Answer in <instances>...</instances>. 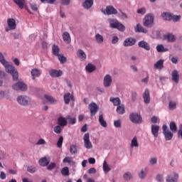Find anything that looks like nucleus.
I'll return each instance as SVG.
<instances>
[{
  "mask_svg": "<svg viewBox=\"0 0 182 182\" xmlns=\"http://www.w3.org/2000/svg\"><path fill=\"white\" fill-rule=\"evenodd\" d=\"M0 62L4 66L6 72H7V73H10V75L13 76V80H18L19 77L18 70L5 60V57H4V54H2V53H0Z\"/></svg>",
  "mask_w": 182,
  "mask_h": 182,
  "instance_id": "obj_1",
  "label": "nucleus"
},
{
  "mask_svg": "<svg viewBox=\"0 0 182 182\" xmlns=\"http://www.w3.org/2000/svg\"><path fill=\"white\" fill-rule=\"evenodd\" d=\"M107 21L109 23V27L112 28V29H118L120 32H123L126 30L124 25L119 22L116 18H108Z\"/></svg>",
  "mask_w": 182,
  "mask_h": 182,
  "instance_id": "obj_2",
  "label": "nucleus"
},
{
  "mask_svg": "<svg viewBox=\"0 0 182 182\" xmlns=\"http://www.w3.org/2000/svg\"><path fill=\"white\" fill-rule=\"evenodd\" d=\"M154 23V15L148 14L144 18V26L146 28H151Z\"/></svg>",
  "mask_w": 182,
  "mask_h": 182,
  "instance_id": "obj_3",
  "label": "nucleus"
},
{
  "mask_svg": "<svg viewBox=\"0 0 182 182\" xmlns=\"http://www.w3.org/2000/svg\"><path fill=\"white\" fill-rule=\"evenodd\" d=\"M17 102L21 106H28L31 103V98L26 95H20L17 97Z\"/></svg>",
  "mask_w": 182,
  "mask_h": 182,
  "instance_id": "obj_4",
  "label": "nucleus"
},
{
  "mask_svg": "<svg viewBox=\"0 0 182 182\" xmlns=\"http://www.w3.org/2000/svg\"><path fill=\"white\" fill-rule=\"evenodd\" d=\"M162 129H163V134L165 137V140H166V141L171 140V139H173V132H171L170 129L167 128V125L164 124L162 126Z\"/></svg>",
  "mask_w": 182,
  "mask_h": 182,
  "instance_id": "obj_5",
  "label": "nucleus"
},
{
  "mask_svg": "<svg viewBox=\"0 0 182 182\" xmlns=\"http://www.w3.org/2000/svg\"><path fill=\"white\" fill-rule=\"evenodd\" d=\"M129 119L132 123H136V124H140L143 121L141 116L137 113H132L129 116Z\"/></svg>",
  "mask_w": 182,
  "mask_h": 182,
  "instance_id": "obj_6",
  "label": "nucleus"
},
{
  "mask_svg": "<svg viewBox=\"0 0 182 182\" xmlns=\"http://www.w3.org/2000/svg\"><path fill=\"white\" fill-rule=\"evenodd\" d=\"M84 146L85 149H92L93 147V145H92V142L90 141V135H89V133L85 134L84 137Z\"/></svg>",
  "mask_w": 182,
  "mask_h": 182,
  "instance_id": "obj_7",
  "label": "nucleus"
},
{
  "mask_svg": "<svg viewBox=\"0 0 182 182\" xmlns=\"http://www.w3.org/2000/svg\"><path fill=\"white\" fill-rule=\"evenodd\" d=\"M13 89H14V90H21L22 92H25V90L28 89V86L22 82H18L13 85Z\"/></svg>",
  "mask_w": 182,
  "mask_h": 182,
  "instance_id": "obj_8",
  "label": "nucleus"
},
{
  "mask_svg": "<svg viewBox=\"0 0 182 182\" xmlns=\"http://www.w3.org/2000/svg\"><path fill=\"white\" fill-rule=\"evenodd\" d=\"M49 75L50 77H60L63 75V71L62 70L51 69L49 70Z\"/></svg>",
  "mask_w": 182,
  "mask_h": 182,
  "instance_id": "obj_9",
  "label": "nucleus"
},
{
  "mask_svg": "<svg viewBox=\"0 0 182 182\" xmlns=\"http://www.w3.org/2000/svg\"><path fill=\"white\" fill-rule=\"evenodd\" d=\"M166 182H178V174L176 172H173L166 176Z\"/></svg>",
  "mask_w": 182,
  "mask_h": 182,
  "instance_id": "obj_10",
  "label": "nucleus"
},
{
  "mask_svg": "<svg viewBox=\"0 0 182 182\" xmlns=\"http://www.w3.org/2000/svg\"><path fill=\"white\" fill-rule=\"evenodd\" d=\"M88 107L91 116H95V114H96L99 110V106H97V104H96L95 102H92L91 104H90Z\"/></svg>",
  "mask_w": 182,
  "mask_h": 182,
  "instance_id": "obj_11",
  "label": "nucleus"
},
{
  "mask_svg": "<svg viewBox=\"0 0 182 182\" xmlns=\"http://www.w3.org/2000/svg\"><path fill=\"white\" fill-rule=\"evenodd\" d=\"M63 99L65 105H69V103H70V100H72V102H75V97L73 95H71L70 92L65 93L63 96Z\"/></svg>",
  "mask_w": 182,
  "mask_h": 182,
  "instance_id": "obj_12",
  "label": "nucleus"
},
{
  "mask_svg": "<svg viewBox=\"0 0 182 182\" xmlns=\"http://www.w3.org/2000/svg\"><path fill=\"white\" fill-rule=\"evenodd\" d=\"M103 85L105 87H110L112 85V76L110 75H106L104 77Z\"/></svg>",
  "mask_w": 182,
  "mask_h": 182,
  "instance_id": "obj_13",
  "label": "nucleus"
},
{
  "mask_svg": "<svg viewBox=\"0 0 182 182\" xmlns=\"http://www.w3.org/2000/svg\"><path fill=\"white\" fill-rule=\"evenodd\" d=\"M151 134L154 136V137H155V139H157V137H159V132L160 131V126L151 125Z\"/></svg>",
  "mask_w": 182,
  "mask_h": 182,
  "instance_id": "obj_14",
  "label": "nucleus"
},
{
  "mask_svg": "<svg viewBox=\"0 0 182 182\" xmlns=\"http://www.w3.org/2000/svg\"><path fill=\"white\" fill-rule=\"evenodd\" d=\"M7 25L10 31H14V29H16V21L14 18H8Z\"/></svg>",
  "mask_w": 182,
  "mask_h": 182,
  "instance_id": "obj_15",
  "label": "nucleus"
},
{
  "mask_svg": "<svg viewBox=\"0 0 182 182\" xmlns=\"http://www.w3.org/2000/svg\"><path fill=\"white\" fill-rule=\"evenodd\" d=\"M123 45L124 46H133L136 45V38H128L124 41Z\"/></svg>",
  "mask_w": 182,
  "mask_h": 182,
  "instance_id": "obj_16",
  "label": "nucleus"
},
{
  "mask_svg": "<svg viewBox=\"0 0 182 182\" xmlns=\"http://www.w3.org/2000/svg\"><path fill=\"white\" fill-rule=\"evenodd\" d=\"M57 123L58 126L65 127V126H68V119H66V117L65 118L63 117H60L57 120Z\"/></svg>",
  "mask_w": 182,
  "mask_h": 182,
  "instance_id": "obj_17",
  "label": "nucleus"
},
{
  "mask_svg": "<svg viewBox=\"0 0 182 182\" xmlns=\"http://www.w3.org/2000/svg\"><path fill=\"white\" fill-rule=\"evenodd\" d=\"M106 13L107 15H116L117 10L113 6H108L106 7Z\"/></svg>",
  "mask_w": 182,
  "mask_h": 182,
  "instance_id": "obj_18",
  "label": "nucleus"
},
{
  "mask_svg": "<svg viewBox=\"0 0 182 182\" xmlns=\"http://www.w3.org/2000/svg\"><path fill=\"white\" fill-rule=\"evenodd\" d=\"M138 46L139 48H142V49H145V50H150V44L146 41H141L138 43Z\"/></svg>",
  "mask_w": 182,
  "mask_h": 182,
  "instance_id": "obj_19",
  "label": "nucleus"
},
{
  "mask_svg": "<svg viewBox=\"0 0 182 182\" xmlns=\"http://www.w3.org/2000/svg\"><path fill=\"white\" fill-rule=\"evenodd\" d=\"M143 98L144 103L146 105L150 103V92L148 89L145 90L144 93L143 94Z\"/></svg>",
  "mask_w": 182,
  "mask_h": 182,
  "instance_id": "obj_20",
  "label": "nucleus"
},
{
  "mask_svg": "<svg viewBox=\"0 0 182 182\" xmlns=\"http://www.w3.org/2000/svg\"><path fill=\"white\" fill-rule=\"evenodd\" d=\"M164 60L161 59L154 65V69H158V70H161V69L164 68Z\"/></svg>",
  "mask_w": 182,
  "mask_h": 182,
  "instance_id": "obj_21",
  "label": "nucleus"
},
{
  "mask_svg": "<svg viewBox=\"0 0 182 182\" xmlns=\"http://www.w3.org/2000/svg\"><path fill=\"white\" fill-rule=\"evenodd\" d=\"M171 76H172V80H173V82H175V83H178V80H180V76L178 75V71H177L176 70H174L172 72Z\"/></svg>",
  "mask_w": 182,
  "mask_h": 182,
  "instance_id": "obj_22",
  "label": "nucleus"
},
{
  "mask_svg": "<svg viewBox=\"0 0 182 182\" xmlns=\"http://www.w3.org/2000/svg\"><path fill=\"white\" fill-rule=\"evenodd\" d=\"M109 102L113 103L114 106H120V105L122 104V100H120V98H119V97H110Z\"/></svg>",
  "mask_w": 182,
  "mask_h": 182,
  "instance_id": "obj_23",
  "label": "nucleus"
},
{
  "mask_svg": "<svg viewBox=\"0 0 182 182\" xmlns=\"http://www.w3.org/2000/svg\"><path fill=\"white\" fill-rule=\"evenodd\" d=\"M31 73V76L33 77V80H35V77H39L41 76V70L37 68H33Z\"/></svg>",
  "mask_w": 182,
  "mask_h": 182,
  "instance_id": "obj_24",
  "label": "nucleus"
},
{
  "mask_svg": "<svg viewBox=\"0 0 182 182\" xmlns=\"http://www.w3.org/2000/svg\"><path fill=\"white\" fill-rule=\"evenodd\" d=\"M85 9H90L93 6V0H85L82 4Z\"/></svg>",
  "mask_w": 182,
  "mask_h": 182,
  "instance_id": "obj_25",
  "label": "nucleus"
},
{
  "mask_svg": "<svg viewBox=\"0 0 182 182\" xmlns=\"http://www.w3.org/2000/svg\"><path fill=\"white\" fill-rule=\"evenodd\" d=\"M135 32H139L141 33H147V29H145L139 23L136 24V26L134 28Z\"/></svg>",
  "mask_w": 182,
  "mask_h": 182,
  "instance_id": "obj_26",
  "label": "nucleus"
},
{
  "mask_svg": "<svg viewBox=\"0 0 182 182\" xmlns=\"http://www.w3.org/2000/svg\"><path fill=\"white\" fill-rule=\"evenodd\" d=\"M164 39L168 42H174L176 41V36L172 33H168L164 36Z\"/></svg>",
  "mask_w": 182,
  "mask_h": 182,
  "instance_id": "obj_27",
  "label": "nucleus"
},
{
  "mask_svg": "<svg viewBox=\"0 0 182 182\" xmlns=\"http://www.w3.org/2000/svg\"><path fill=\"white\" fill-rule=\"evenodd\" d=\"M63 39L65 43H70V34H69L68 32H64L63 33Z\"/></svg>",
  "mask_w": 182,
  "mask_h": 182,
  "instance_id": "obj_28",
  "label": "nucleus"
},
{
  "mask_svg": "<svg viewBox=\"0 0 182 182\" xmlns=\"http://www.w3.org/2000/svg\"><path fill=\"white\" fill-rule=\"evenodd\" d=\"M44 97H45L46 100H47V102H48V103L55 105L57 102L56 99H55L53 97H52L50 95H45Z\"/></svg>",
  "mask_w": 182,
  "mask_h": 182,
  "instance_id": "obj_29",
  "label": "nucleus"
},
{
  "mask_svg": "<svg viewBox=\"0 0 182 182\" xmlns=\"http://www.w3.org/2000/svg\"><path fill=\"white\" fill-rule=\"evenodd\" d=\"M99 123L102 126V127H107V122L105 120V118H103V114H100L99 116Z\"/></svg>",
  "mask_w": 182,
  "mask_h": 182,
  "instance_id": "obj_30",
  "label": "nucleus"
},
{
  "mask_svg": "<svg viewBox=\"0 0 182 182\" xmlns=\"http://www.w3.org/2000/svg\"><path fill=\"white\" fill-rule=\"evenodd\" d=\"M85 69L87 72L92 73V72H95V70H96V66H95L93 64L89 63L86 65Z\"/></svg>",
  "mask_w": 182,
  "mask_h": 182,
  "instance_id": "obj_31",
  "label": "nucleus"
},
{
  "mask_svg": "<svg viewBox=\"0 0 182 182\" xmlns=\"http://www.w3.org/2000/svg\"><path fill=\"white\" fill-rule=\"evenodd\" d=\"M60 51V49L59 48V46H56V45H53L52 47V52L53 54H54L55 56H59V52Z\"/></svg>",
  "mask_w": 182,
  "mask_h": 182,
  "instance_id": "obj_32",
  "label": "nucleus"
},
{
  "mask_svg": "<svg viewBox=\"0 0 182 182\" xmlns=\"http://www.w3.org/2000/svg\"><path fill=\"white\" fill-rule=\"evenodd\" d=\"M156 50L159 53H161L163 52H168V48H165L163 44H160L156 46Z\"/></svg>",
  "mask_w": 182,
  "mask_h": 182,
  "instance_id": "obj_33",
  "label": "nucleus"
},
{
  "mask_svg": "<svg viewBox=\"0 0 182 182\" xmlns=\"http://www.w3.org/2000/svg\"><path fill=\"white\" fill-rule=\"evenodd\" d=\"M13 1L14 4L17 5L18 8H20V9H23V8L25 7V4L23 3L25 0H13Z\"/></svg>",
  "mask_w": 182,
  "mask_h": 182,
  "instance_id": "obj_34",
  "label": "nucleus"
},
{
  "mask_svg": "<svg viewBox=\"0 0 182 182\" xmlns=\"http://www.w3.org/2000/svg\"><path fill=\"white\" fill-rule=\"evenodd\" d=\"M77 56L80 57L81 60H86V53H85V51H83V50H78Z\"/></svg>",
  "mask_w": 182,
  "mask_h": 182,
  "instance_id": "obj_35",
  "label": "nucleus"
},
{
  "mask_svg": "<svg viewBox=\"0 0 182 182\" xmlns=\"http://www.w3.org/2000/svg\"><path fill=\"white\" fill-rule=\"evenodd\" d=\"M39 164L43 167H46V166H48V164H49V161H48V159H46V157L41 158L39 160Z\"/></svg>",
  "mask_w": 182,
  "mask_h": 182,
  "instance_id": "obj_36",
  "label": "nucleus"
},
{
  "mask_svg": "<svg viewBox=\"0 0 182 182\" xmlns=\"http://www.w3.org/2000/svg\"><path fill=\"white\" fill-rule=\"evenodd\" d=\"M66 120L68 122L69 124H76V117H72L70 115L66 116Z\"/></svg>",
  "mask_w": 182,
  "mask_h": 182,
  "instance_id": "obj_37",
  "label": "nucleus"
},
{
  "mask_svg": "<svg viewBox=\"0 0 182 182\" xmlns=\"http://www.w3.org/2000/svg\"><path fill=\"white\" fill-rule=\"evenodd\" d=\"M161 16L164 18V19H165V21H171L173 18V14L170 13H163Z\"/></svg>",
  "mask_w": 182,
  "mask_h": 182,
  "instance_id": "obj_38",
  "label": "nucleus"
},
{
  "mask_svg": "<svg viewBox=\"0 0 182 182\" xmlns=\"http://www.w3.org/2000/svg\"><path fill=\"white\" fill-rule=\"evenodd\" d=\"M126 110L124 109V105H118L117 107V112L119 113V114H124V112Z\"/></svg>",
  "mask_w": 182,
  "mask_h": 182,
  "instance_id": "obj_39",
  "label": "nucleus"
},
{
  "mask_svg": "<svg viewBox=\"0 0 182 182\" xmlns=\"http://www.w3.org/2000/svg\"><path fill=\"white\" fill-rule=\"evenodd\" d=\"M111 168L109 166V164H107V162L106 161H104L103 163V171L105 174H107L109 171H110Z\"/></svg>",
  "mask_w": 182,
  "mask_h": 182,
  "instance_id": "obj_40",
  "label": "nucleus"
},
{
  "mask_svg": "<svg viewBox=\"0 0 182 182\" xmlns=\"http://www.w3.org/2000/svg\"><path fill=\"white\" fill-rule=\"evenodd\" d=\"M95 41H97V43H103L104 42L103 36L100 33H97L95 35Z\"/></svg>",
  "mask_w": 182,
  "mask_h": 182,
  "instance_id": "obj_41",
  "label": "nucleus"
},
{
  "mask_svg": "<svg viewBox=\"0 0 182 182\" xmlns=\"http://www.w3.org/2000/svg\"><path fill=\"white\" fill-rule=\"evenodd\" d=\"M170 130L173 132V133H176L177 132V125L175 122H171L169 124Z\"/></svg>",
  "mask_w": 182,
  "mask_h": 182,
  "instance_id": "obj_42",
  "label": "nucleus"
},
{
  "mask_svg": "<svg viewBox=\"0 0 182 182\" xmlns=\"http://www.w3.org/2000/svg\"><path fill=\"white\" fill-rule=\"evenodd\" d=\"M131 147H139V142L137 141V137L134 136L131 141Z\"/></svg>",
  "mask_w": 182,
  "mask_h": 182,
  "instance_id": "obj_43",
  "label": "nucleus"
},
{
  "mask_svg": "<svg viewBox=\"0 0 182 182\" xmlns=\"http://www.w3.org/2000/svg\"><path fill=\"white\" fill-rule=\"evenodd\" d=\"M70 153H71V154H76V153H77V147L76 145H71L70 146Z\"/></svg>",
  "mask_w": 182,
  "mask_h": 182,
  "instance_id": "obj_44",
  "label": "nucleus"
},
{
  "mask_svg": "<svg viewBox=\"0 0 182 182\" xmlns=\"http://www.w3.org/2000/svg\"><path fill=\"white\" fill-rule=\"evenodd\" d=\"M58 58V60L60 62V63H66V60H68V59L66 58V57L63 56V55H60L58 54V55H57Z\"/></svg>",
  "mask_w": 182,
  "mask_h": 182,
  "instance_id": "obj_45",
  "label": "nucleus"
},
{
  "mask_svg": "<svg viewBox=\"0 0 182 182\" xmlns=\"http://www.w3.org/2000/svg\"><path fill=\"white\" fill-rule=\"evenodd\" d=\"M123 177H124V180H126L127 181H129L132 180V173L127 172L124 174Z\"/></svg>",
  "mask_w": 182,
  "mask_h": 182,
  "instance_id": "obj_46",
  "label": "nucleus"
},
{
  "mask_svg": "<svg viewBox=\"0 0 182 182\" xmlns=\"http://www.w3.org/2000/svg\"><path fill=\"white\" fill-rule=\"evenodd\" d=\"M61 174L63 176H69V167L65 166L61 170Z\"/></svg>",
  "mask_w": 182,
  "mask_h": 182,
  "instance_id": "obj_47",
  "label": "nucleus"
},
{
  "mask_svg": "<svg viewBox=\"0 0 182 182\" xmlns=\"http://www.w3.org/2000/svg\"><path fill=\"white\" fill-rule=\"evenodd\" d=\"M53 131L57 134H60L62 133V127H60V125H57L53 128Z\"/></svg>",
  "mask_w": 182,
  "mask_h": 182,
  "instance_id": "obj_48",
  "label": "nucleus"
},
{
  "mask_svg": "<svg viewBox=\"0 0 182 182\" xmlns=\"http://www.w3.org/2000/svg\"><path fill=\"white\" fill-rule=\"evenodd\" d=\"M176 106H177V105L176 104L175 102H173V101L169 102V105H168L169 110H174V109H176Z\"/></svg>",
  "mask_w": 182,
  "mask_h": 182,
  "instance_id": "obj_49",
  "label": "nucleus"
},
{
  "mask_svg": "<svg viewBox=\"0 0 182 182\" xmlns=\"http://www.w3.org/2000/svg\"><path fill=\"white\" fill-rule=\"evenodd\" d=\"M156 178L159 182H163L164 181V175L161 173H158Z\"/></svg>",
  "mask_w": 182,
  "mask_h": 182,
  "instance_id": "obj_50",
  "label": "nucleus"
},
{
  "mask_svg": "<svg viewBox=\"0 0 182 182\" xmlns=\"http://www.w3.org/2000/svg\"><path fill=\"white\" fill-rule=\"evenodd\" d=\"M36 167L34 166H28L27 168V171H28V173H31V174L36 173Z\"/></svg>",
  "mask_w": 182,
  "mask_h": 182,
  "instance_id": "obj_51",
  "label": "nucleus"
},
{
  "mask_svg": "<svg viewBox=\"0 0 182 182\" xmlns=\"http://www.w3.org/2000/svg\"><path fill=\"white\" fill-rule=\"evenodd\" d=\"M62 144H63V136H60L57 142V147L60 149L62 147Z\"/></svg>",
  "mask_w": 182,
  "mask_h": 182,
  "instance_id": "obj_52",
  "label": "nucleus"
},
{
  "mask_svg": "<svg viewBox=\"0 0 182 182\" xmlns=\"http://www.w3.org/2000/svg\"><path fill=\"white\" fill-rule=\"evenodd\" d=\"M180 19H181V16H173V15H172L171 21H173V22H178V21H180Z\"/></svg>",
  "mask_w": 182,
  "mask_h": 182,
  "instance_id": "obj_53",
  "label": "nucleus"
},
{
  "mask_svg": "<svg viewBox=\"0 0 182 182\" xmlns=\"http://www.w3.org/2000/svg\"><path fill=\"white\" fill-rule=\"evenodd\" d=\"M146 12V8H141L137 10V14H139L140 15H144Z\"/></svg>",
  "mask_w": 182,
  "mask_h": 182,
  "instance_id": "obj_54",
  "label": "nucleus"
},
{
  "mask_svg": "<svg viewBox=\"0 0 182 182\" xmlns=\"http://www.w3.org/2000/svg\"><path fill=\"white\" fill-rule=\"evenodd\" d=\"M149 164L151 166H154V164H157V158H151L149 160Z\"/></svg>",
  "mask_w": 182,
  "mask_h": 182,
  "instance_id": "obj_55",
  "label": "nucleus"
},
{
  "mask_svg": "<svg viewBox=\"0 0 182 182\" xmlns=\"http://www.w3.org/2000/svg\"><path fill=\"white\" fill-rule=\"evenodd\" d=\"M63 163H68L70 164L72 163V157L66 156L63 160Z\"/></svg>",
  "mask_w": 182,
  "mask_h": 182,
  "instance_id": "obj_56",
  "label": "nucleus"
},
{
  "mask_svg": "<svg viewBox=\"0 0 182 182\" xmlns=\"http://www.w3.org/2000/svg\"><path fill=\"white\" fill-rule=\"evenodd\" d=\"M119 16L122 18V19H127V14L123 11H119Z\"/></svg>",
  "mask_w": 182,
  "mask_h": 182,
  "instance_id": "obj_57",
  "label": "nucleus"
},
{
  "mask_svg": "<svg viewBox=\"0 0 182 182\" xmlns=\"http://www.w3.org/2000/svg\"><path fill=\"white\" fill-rule=\"evenodd\" d=\"M132 99L133 100V102H136V99H137V92L133 91L132 92Z\"/></svg>",
  "mask_w": 182,
  "mask_h": 182,
  "instance_id": "obj_58",
  "label": "nucleus"
},
{
  "mask_svg": "<svg viewBox=\"0 0 182 182\" xmlns=\"http://www.w3.org/2000/svg\"><path fill=\"white\" fill-rule=\"evenodd\" d=\"M114 125L116 127H122V122L119 119H118L117 121H114Z\"/></svg>",
  "mask_w": 182,
  "mask_h": 182,
  "instance_id": "obj_59",
  "label": "nucleus"
},
{
  "mask_svg": "<svg viewBox=\"0 0 182 182\" xmlns=\"http://www.w3.org/2000/svg\"><path fill=\"white\" fill-rule=\"evenodd\" d=\"M37 146H41L42 144H46V141L43 139H40L36 143Z\"/></svg>",
  "mask_w": 182,
  "mask_h": 182,
  "instance_id": "obj_60",
  "label": "nucleus"
},
{
  "mask_svg": "<svg viewBox=\"0 0 182 182\" xmlns=\"http://www.w3.org/2000/svg\"><path fill=\"white\" fill-rule=\"evenodd\" d=\"M119 42V37L117 36H113L112 40V43L113 45H115V43H117Z\"/></svg>",
  "mask_w": 182,
  "mask_h": 182,
  "instance_id": "obj_61",
  "label": "nucleus"
},
{
  "mask_svg": "<svg viewBox=\"0 0 182 182\" xmlns=\"http://www.w3.org/2000/svg\"><path fill=\"white\" fill-rule=\"evenodd\" d=\"M55 167H56V164L55 163H51L47 166V168L48 170H53Z\"/></svg>",
  "mask_w": 182,
  "mask_h": 182,
  "instance_id": "obj_62",
  "label": "nucleus"
},
{
  "mask_svg": "<svg viewBox=\"0 0 182 182\" xmlns=\"http://www.w3.org/2000/svg\"><path fill=\"white\" fill-rule=\"evenodd\" d=\"M139 176L140 178H144V177H146V172L141 170V172L139 173Z\"/></svg>",
  "mask_w": 182,
  "mask_h": 182,
  "instance_id": "obj_63",
  "label": "nucleus"
},
{
  "mask_svg": "<svg viewBox=\"0 0 182 182\" xmlns=\"http://www.w3.org/2000/svg\"><path fill=\"white\" fill-rule=\"evenodd\" d=\"M95 173H96V168H91L88 170L89 174H95Z\"/></svg>",
  "mask_w": 182,
  "mask_h": 182,
  "instance_id": "obj_64",
  "label": "nucleus"
}]
</instances>
